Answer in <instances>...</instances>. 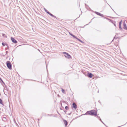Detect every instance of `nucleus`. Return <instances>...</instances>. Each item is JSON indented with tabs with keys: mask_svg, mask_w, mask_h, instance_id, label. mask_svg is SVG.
Here are the masks:
<instances>
[{
	"mask_svg": "<svg viewBox=\"0 0 127 127\" xmlns=\"http://www.w3.org/2000/svg\"><path fill=\"white\" fill-rule=\"evenodd\" d=\"M85 114L86 115L89 114L94 116H96L97 115V111H96L94 110H92L90 111H87L86 113Z\"/></svg>",
	"mask_w": 127,
	"mask_h": 127,
	"instance_id": "1",
	"label": "nucleus"
},
{
	"mask_svg": "<svg viewBox=\"0 0 127 127\" xmlns=\"http://www.w3.org/2000/svg\"><path fill=\"white\" fill-rule=\"evenodd\" d=\"M7 67L9 69H12L11 64L9 61H7L6 63Z\"/></svg>",
	"mask_w": 127,
	"mask_h": 127,
	"instance_id": "2",
	"label": "nucleus"
},
{
	"mask_svg": "<svg viewBox=\"0 0 127 127\" xmlns=\"http://www.w3.org/2000/svg\"><path fill=\"white\" fill-rule=\"evenodd\" d=\"M63 54L64 55V56L65 57L68 59L71 58V56L70 55H69L68 53L66 52H64Z\"/></svg>",
	"mask_w": 127,
	"mask_h": 127,
	"instance_id": "3",
	"label": "nucleus"
},
{
	"mask_svg": "<svg viewBox=\"0 0 127 127\" xmlns=\"http://www.w3.org/2000/svg\"><path fill=\"white\" fill-rule=\"evenodd\" d=\"M127 22L126 21H125L124 22V28L127 30V27L126 26Z\"/></svg>",
	"mask_w": 127,
	"mask_h": 127,
	"instance_id": "4",
	"label": "nucleus"
},
{
	"mask_svg": "<svg viewBox=\"0 0 127 127\" xmlns=\"http://www.w3.org/2000/svg\"><path fill=\"white\" fill-rule=\"evenodd\" d=\"M11 39L13 43H17V41L14 38L11 37Z\"/></svg>",
	"mask_w": 127,
	"mask_h": 127,
	"instance_id": "5",
	"label": "nucleus"
},
{
	"mask_svg": "<svg viewBox=\"0 0 127 127\" xmlns=\"http://www.w3.org/2000/svg\"><path fill=\"white\" fill-rule=\"evenodd\" d=\"M95 13L97 15L100 16H101L102 17L103 16V15L102 14L100 13L97 12H95Z\"/></svg>",
	"mask_w": 127,
	"mask_h": 127,
	"instance_id": "6",
	"label": "nucleus"
},
{
	"mask_svg": "<svg viewBox=\"0 0 127 127\" xmlns=\"http://www.w3.org/2000/svg\"><path fill=\"white\" fill-rule=\"evenodd\" d=\"M88 76L90 78H92L93 76L92 74L91 73H88Z\"/></svg>",
	"mask_w": 127,
	"mask_h": 127,
	"instance_id": "7",
	"label": "nucleus"
},
{
	"mask_svg": "<svg viewBox=\"0 0 127 127\" xmlns=\"http://www.w3.org/2000/svg\"><path fill=\"white\" fill-rule=\"evenodd\" d=\"M72 105H73V107L74 108L76 109V108L77 107V105H76L75 103H73Z\"/></svg>",
	"mask_w": 127,
	"mask_h": 127,
	"instance_id": "8",
	"label": "nucleus"
},
{
	"mask_svg": "<svg viewBox=\"0 0 127 127\" xmlns=\"http://www.w3.org/2000/svg\"><path fill=\"white\" fill-rule=\"evenodd\" d=\"M122 20L121 21H120V22L119 23V27L120 29L121 28V24H122Z\"/></svg>",
	"mask_w": 127,
	"mask_h": 127,
	"instance_id": "9",
	"label": "nucleus"
},
{
	"mask_svg": "<svg viewBox=\"0 0 127 127\" xmlns=\"http://www.w3.org/2000/svg\"><path fill=\"white\" fill-rule=\"evenodd\" d=\"M64 123L65 124V126H67V122L66 120H64Z\"/></svg>",
	"mask_w": 127,
	"mask_h": 127,
	"instance_id": "10",
	"label": "nucleus"
},
{
	"mask_svg": "<svg viewBox=\"0 0 127 127\" xmlns=\"http://www.w3.org/2000/svg\"><path fill=\"white\" fill-rule=\"evenodd\" d=\"M48 14H49L50 15V16H52L54 17V15H53V14H51L49 12H48Z\"/></svg>",
	"mask_w": 127,
	"mask_h": 127,
	"instance_id": "11",
	"label": "nucleus"
},
{
	"mask_svg": "<svg viewBox=\"0 0 127 127\" xmlns=\"http://www.w3.org/2000/svg\"><path fill=\"white\" fill-rule=\"evenodd\" d=\"M0 103L1 104L3 105V104L2 103V100L0 99Z\"/></svg>",
	"mask_w": 127,
	"mask_h": 127,
	"instance_id": "12",
	"label": "nucleus"
},
{
	"mask_svg": "<svg viewBox=\"0 0 127 127\" xmlns=\"http://www.w3.org/2000/svg\"><path fill=\"white\" fill-rule=\"evenodd\" d=\"M71 36H72L74 38H76L77 39V38L73 34H71Z\"/></svg>",
	"mask_w": 127,
	"mask_h": 127,
	"instance_id": "13",
	"label": "nucleus"
},
{
	"mask_svg": "<svg viewBox=\"0 0 127 127\" xmlns=\"http://www.w3.org/2000/svg\"><path fill=\"white\" fill-rule=\"evenodd\" d=\"M77 39L78 40V41H79L81 42H83L80 40L78 39V38H77Z\"/></svg>",
	"mask_w": 127,
	"mask_h": 127,
	"instance_id": "14",
	"label": "nucleus"
},
{
	"mask_svg": "<svg viewBox=\"0 0 127 127\" xmlns=\"http://www.w3.org/2000/svg\"><path fill=\"white\" fill-rule=\"evenodd\" d=\"M44 10L48 14V12H49L46 9H44Z\"/></svg>",
	"mask_w": 127,
	"mask_h": 127,
	"instance_id": "15",
	"label": "nucleus"
},
{
	"mask_svg": "<svg viewBox=\"0 0 127 127\" xmlns=\"http://www.w3.org/2000/svg\"><path fill=\"white\" fill-rule=\"evenodd\" d=\"M62 91L63 93H64V89H62Z\"/></svg>",
	"mask_w": 127,
	"mask_h": 127,
	"instance_id": "16",
	"label": "nucleus"
},
{
	"mask_svg": "<svg viewBox=\"0 0 127 127\" xmlns=\"http://www.w3.org/2000/svg\"><path fill=\"white\" fill-rule=\"evenodd\" d=\"M2 44L3 46H4L5 45V44L3 42L2 43Z\"/></svg>",
	"mask_w": 127,
	"mask_h": 127,
	"instance_id": "17",
	"label": "nucleus"
},
{
	"mask_svg": "<svg viewBox=\"0 0 127 127\" xmlns=\"http://www.w3.org/2000/svg\"><path fill=\"white\" fill-rule=\"evenodd\" d=\"M68 107L67 106H66L65 107V108L66 109V110H67V109H68Z\"/></svg>",
	"mask_w": 127,
	"mask_h": 127,
	"instance_id": "18",
	"label": "nucleus"
},
{
	"mask_svg": "<svg viewBox=\"0 0 127 127\" xmlns=\"http://www.w3.org/2000/svg\"><path fill=\"white\" fill-rule=\"evenodd\" d=\"M69 34L71 35V34H71L70 32H69Z\"/></svg>",
	"mask_w": 127,
	"mask_h": 127,
	"instance_id": "19",
	"label": "nucleus"
},
{
	"mask_svg": "<svg viewBox=\"0 0 127 127\" xmlns=\"http://www.w3.org/2000/svg\"><path fill=\"white\" fill-rule=\"evenodd\" d=\"M7 53V51H6V53Z\"/></svg>",
	"mask_w": 127,
	"mask_h": 127,
	"instance_id": "20",
	"label": "nucleus"
},
{
	"mask_svg": "<svg viewBox=\"0 0 127 127\" xmlns=\"http://www.w3.org/2000/svg\"><path fill=\"white\" fill-rule=\"evenodd\" d=\"M6 45L7 47L8 46H7V44H6Z\"/></svg>",
	"mask_w": 127,
	"mask_h": 127,
	"instance_id": "21",
	"label": "nucleus"
}]
</instances>
